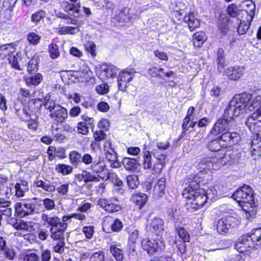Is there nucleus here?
<instances>
[{
  "label": "nucleus",
  "instance_id": "c03bdc74",
  "mask_svg": "<svg viewBox=\"0 0 261 261\" xmlns=\"http://www.w3.org/2000/svg\"><path fill=\"white\" fill-rule=\"evenodd\" d=\"M79 31L80 30L77 28L66 26L60 28L58 31V33L60 35H73Z\"/></svg>",
  "mask_w": 261,
  "mask_h": 261
},
{
  "label": "nucleus",
  "instance_id": "603ef678",
  "mask_svg": "<svg viewBox=\"0 0 261 261\" xmlns=\"http://www.w3.org/2000/svg\"><path fill=\"white\" fill-rule=\"evenodd\" d=\"M41 37L34 32H31L27 36V40L29 42L33 45H36L39 43Z\"/></svg>",
  "mask_w": 261,
  "mask_h": 261
},
{
  "label": "nucleus",
  "instance_id": "423d86ee",
  "mask_svg": "<svg viewBox=\"0 0 261 261\" xmlns=\"http://www.w3.org/2000/svg\"><path fill=\"white\" fill-rule=\"evenodd\" d=\"M154 155L156 156L158 161L152 165V158L150 152L149 151H144L143 166L144 169H151L154 174H159L161 172L163 168L166 157L163 154H161L160 156H156L155 153H154Z\"/></svg>",
  "mask_w": 261,
  "mask_h": 261
},
{
  "label": "nucleus",
  "instance_id": "3c124183",
  "mask_svg": "<svg viewBox=\"0 0 261 261\" xmlns=\"http://www.w3.org/2000/svg\"><path fill=\"white\" fill-rule=\"evenodd\" d=\"M218 187H212L211 189L205 191L207 199H213L216 197H220L222 196V194L219 192L218 191Z\"/></svg>",
  "mask_w": 261,
  "mask_h": 261
},
{
  "label": "nucleus",
  "instance_id": "5701e85b",
  "mask_svg": "<svg viewBox=\"0 0 261 261\" xmlns=\"http://www.w3.org/2000/svg\"><path fill=\"white\" fill-rule=\"evenodd\" d=\"M15 196L17 197H23L25 192L29 190L28 182L23 180H20L15 185Z\"/></svg>",
  "mask_w": 261,
  "mask_h": 261
},
{
  "label": "nucleus",
  "instance_id": "37998d69",
  "mask_svg": "<svg viewBox=\"0 0 261 261\" xmlns=\"http://www.w3.org/2000/svg\"><path fill=\"white\" fill-rule=\"evenodd\" d=\"M8 59L9 64L12 67L17 70H21L19 65V62L21 60V58L19 54H16V55L10 56Z\"/></svg>",
  "mask_w": 261,
  "mask_h": 261
},
{
  "label": "nucleus",
  "instance_id": "13d9d810",
  "mask_svg": "<svg viewBox=\"0 0 261 261\" xmlns=\"http://www.w3.org/2000/svg\"><path fill=\"white\" fill-rule=\"evenodd\" d=\"M90 261H104L105 259V254L102 251H97L94 253L90 257Z\"/></svg>",
  "mask_w": 261,
  "mask_h": 261
},
{
  "label": "nucleus",
  "instance_id": "e2e57ef3",
  "mask_svg": "<svg viewBox=\"0 0 261 261\" xmlns=\"http://www.w3.org/2000/svg\"><path fill=\"white\" fill-rule=\"evenodd\" d=\"M68 184H61L59 186L56 188V190L61 195H65L67 194L69 189Z\"/></svg>",
  "mask_w": 261,
  "mask_h": 261
},
{
  "label": "nucleus",
  "instance_id": "864d4df0",
  "mask_svg": "<svg viewBox=\"0 0 261 261\" xmlns=\"http://www.w3.org/2000/svg\"><path fill=\"white\" fill-rule=\"evenodd\" d=\"M71 218H75L77 220L83 221L85 220L86 216L84 214L82 213H74L70 215H65L62 217L63 221H68Z\"/></svg>",
  "mask_w": 261,
  "mask_h": 261
},
{
  "label": "nucleus",
  "instance_id": "72a5a7b5",
  "mask_svg": "<svg viewBox=\"0 0 261 261\" xmlns=\"http://www.w3.org/2000/svg\"><path fill=\"white\" fill-rule=\"evenodd\" d=\"M207 147L212 151H218L222 148L226 147V144L222 143L219 138H218L212 140L209 143Z\"/></svg>",
  "mask_w": 261,
  "mask_h": 261
},
{
  "label": "nucleus",
  "instance_id": "9b49d317",
  "mask_svg": "<svg viewBox=\"0 0 261 261\" xmlns=\"http://www.w3.org/2000/svg\"><path fill=\"white\" fill-rule=\"evenodd\" d=\"M102 225L103 231L106 232H110L111 231L118 232L120 231L123 227L122 222L119 219H113L110 216L104 218Z\"/></svg>",
  "mask_w": 261,
  "mask_h": 261
},
{
  "label": "nucleus",
  "instance_id": "7ed1b4c3",
  "mask_svg": "<svg viewBox=\"0 0 261 261\" xmlns=\"http://www.w3.org/2000/svg\"><path fill=\"white\" fill-rule=\"evenodd\" d=\"M44 225L50 226V236L54 240H64V232L67 227L66 221H61L57 216H50L46 214H42L41 216Z\"/></svg>",
  "mask_w": 261,
  "mask_h": 261
},
{
  "label": "nucleus",
  "instance_id": "c85d7f7f",
  "mask_svg": "<svg viewBox=\"0 0 261 261\" xmlns=\"http://www.w3.org/2000/svg\"><path fill=\"white\" fill-rule=\"evenodd\" d=\"M147 196L144 193H136L132 197L133 202L140 209L146 204Z\"/></svg>",
  "mask_w": 261,
  "mask_h": 261
},
{
  "label": "nucleus",
  "instance_id": "dca6fc26",
  "mask_svg": "<svg viewBox=\"0 0 261 261\" xmlns=\"http://www.w3.org/2000/svg\"><path fill=\"white\" fill-rule=\"evenodd\" d=\"M118 69L114 66L103 64L100 66L96 73L100 79L113 78L117 74Z\"/></svg>",
  "mask_w": 261,
  "mask_h": 261
},
{
  "label": "nucleus",
  "instance_id": "c756f323",
  "mask_svg": "<svg viewBox=\"0 0 261 261\" xmlns=\"http://www.w3.org/2000/svg\"><path fill=\"white\" fill-rule=\"evenodd\" d=\"M256 138L253 139L251 143L252 154L253 155H261V136L256 135Z\"/></svg>",
  "mask_w": 261,
  "mask_h": 261
},
{
  "label": "nucleus",
  "instance_id": "bf43d9fd",
  "mask_svg": "<svg viewBox=\"0 0 261 261\" xmlns=\"http://www.w3.org/2000/svg\"><path fill=\"white\" fill-rule=\"evenodd\" d=\"M23 261H39V257L35 253H27L22 255Z\"/></svg>",
  "mask_w": 261,
  "mask_h": 261
},
{
  "label": "nucleus",
  "instance_id": "2f4dec72",
  "mask_svg": "<svg viewBox=\"0 0 261 261\" xmlns=\"http://www.w3.org/2000/svg\"><path fill=\"white\" fill-rule=\"evenodd\" d=\"M13 227L18 230H22L27 231L31 232L33 230V226L31 222H25L23 220L16 221L14 224Z\"/></svg>",
  "mask_w": 261,
  "mask_h": 261
},
{
  "label": "nucleus",
  "instance_id": "aec40b11",
  "mask_svg": "<svg viewBox=\"0 0 261 261\" xmlns=\"http://www.w3.org/2000/svg\"><path fill=\"white\" fill-rule=\"evenodd\" d=\"M216 159L213 157H207L203 159L199 163V168L207 170H217L220 168L216 162Z\"/></svg>",
  "mask_w": 261,
  "mask_h": 261
},
{
  "label": "nucleus",
  "instance_id": "412c9836",
  "mask_svg": "<svg viewBox=\"0 0 261 261\" xmlns=\"http://www.w3.org/2000/svg\"><path fill=\"white\" fill-rule=\"evenodd\" d=\"M244 67H234L229 68L226 72L227 76L231 80L239 79L244 74Z\"/></svg>",
  "mask_w": 261,
  "mask_h": 261
},
{
  "label": "nucleus",
  "instance_id": "4468645a",
  "mask_svg": "<svg viewBox=\"0 0 261 261\" xmlns=\"http://www.w3.org/2000/svg\"><path fill=\"white\" fill-rule=\"evenodd\" d=\"M227 121L222 117L219 118L211 128L210 134L216 136L229 130L232 125L230 123V121Z\"/></svg>",
  "mask_w": 261,
  "mask_h": 261
},
{
  "label": "nucleus",
  "instance_id": "a211bd4d",
  "mask_svg": "<svg viewBox=\"0 0 261 261\" xmlns=\"http://www.w3.org/2000/svg\"><path fill=\"white\" fill-rule=\"evenodd\" d=\"M219 139L222 143L226 144V147L227 145H232L237 143L240 139V136L239 134L236 132L230 133L227 130L226 131V133L220 135Z\"/></svg>",
  "mask_w": 261,
  "mask_h": 261
},
{
  "label": "nucleus",
  "instance_id": "c9c22d12",
  "mask_svg": "<svg viewBox=\"0 0 261 261\" xmlns=\"http://www.w3.org/2000/svg\"><path fill=\"white\" fill-rule=\"evenodd\" d=\"M206 37L203 32L195 33L193 36V41L195 46L199 47L206 40Z\"/></svg>",
  "mask_w": 261,
  "mask_h": 261
},
{
  "label": "nucleus",
  "instance_id": "ea45409f",
  "mask_svg": "<svg viewBox=\"0 0 261 261\" xmlns=\"http://www.w3.org/2000/svg\"><path fill=\"white\" fill-rule=\"evenodd\" d=\"M43 81V76L41 73H37L31 76L26 79L27 84L34 86L38 85Z\"/></svg>",
  "mask_w": 261,
  "mask_h": 261
},
{
  "label": "nucleus",
  "instance_id": "9d476101",
  "mask_svg": "<svg viewBox=\"0 0 261 261\" xmlns=\"http://www.w3.org/2000/svg\"><path fill=\"white\" fill-rule=\"evenodd\" d=\"M118 201L117 198L110 199L100 198L98 200V205L109 213H114L120 212L122 206L116 203Z\"/></svg>",
  "mask_w": 261,
  "mask_h": 261
},
{
  "label": "nucleus",
  "instance_id": "49530a36",
  "mask_svg": "<svg viewBox=\"0 0 261 261\" xmlns=\"http://www.w3.org/2000/svg\"><path fill=\"white\" fill-rule=\"evenodd\" d=\"M43 99V105L46 109L49 110L50 113L51 112H53V111L56 110L57 107H59L60 106L56 105L55 101L53 100L50 99L49 97L47 98V97L46 96Z\"/></svg>",
  "mask_w": 261,
  "mask_h": 261
},
{
  "label": "nucleus",
  "instance_id": "680f3d73",
  "mask_svg": "<svg viewBox=\"0 0 261 261\" xmlns=\"http://www.w3.org/2000/svg\"><path fill=\"white\" fill-rule=\"evenodd\" d=\"M89 127L85 122H80L77 127V131L80 134L86 135L89 133Z\"/></svg>",
  "mask_w": 261,
  "mask_h": 261
},
{
  "label": "nucleus",
  "instance_id": "a878e982",
  "mask_svg": "<svg viewBox=\"0 0 261 261\" xmlns=\"http://www.w3.org/2000/svg\"><path fill=\"white\" fill-rule=\"evenodd\" d=\"M166 179L161 177L155 185L153 189V194L157 197H161L164 193L166 189Z\"/></svg>",
  "mask_w": 261,
  "mask_h": 261
},
{
  "label": "nucleus",
  "instance_id": "a18cd8bd",
  "mask_svg": "<svg viewBox=\"0 0 261 261\" xmlns=\"http://www.w3.org/2000/svg\"><path fill=\"white\" fill-rule=\"evenodd\" d=\"M110 252L117 261H122L123 255L122 250L116 246L112 245L110 247Z\"/></svg>",
  "mask_w": 261,
  "mask_h": 261
},
{
  "label": "nucleus",
  "instance_id": "ddd939ff",
  "mask_svg": "<svg viewBox=\"0 0 261 261\" xmlns=\"http://www.w3.org/2000/svg\"><path fill=\"white\" fill-rule=\"evenodd\" d=\"M135 71L133 69H126L121 71L119 74L117 80L118 87L119 90L124 91L127 87V83L134 79Z\"/></svg>",
  "mask_w": 261,
  "mask_h": 261
},
{
  "label": "nucleus",
  "instance_id": "f257e3e1",
  "mask_svg": "<svg viewBox=\"0 0 261 261\" xmlns=\"http://www.w3.org/2000/svg\"><path fill=\"white\" fill-rule=\"evenodd\" d=\"M251 96L247 94L236 95L229 102L228 106L224 111L222 118L233 124L234 118L252 112L250 109Z\"/></svg>",
  "mask_w": 261,
  "mask_h": 261
},
{
  "label": "nucleus",
  "instance_id": "e433bc0d",
  "mask_svg": "<svg viewBox=\"0 0 261 261\" xmlns=\"http://www.w3.org/2000/svg\"><path fill=\"white\" fill-rule=\"evenodd\" d=\"M14 51V48L11 44H6L0 46V58L4 59Z\"/></svg>",
  "mask_w": 261,
  "mask_h": 261
},
{
  "label": "nucleus",
  "instance_id": "4d7b16f0",
  "mask_svg": "<svg viewBox=\"0 0 261 261\" xmlns=\"http://www.w3.org/2000/svg\"><path fill=\"white\" fill-rule=\"evenodd\" d=\"M43 205L47 211H51L55 208V201L49 198H45L42 200Z\"/></svg>",
  "mask_w": 261,
  "mask_h": 261
},
{
  "label": "nucleus",
  "instance_id": "cd10ccee",
  "mask_svg": "<svg viewBox=\"0 0 261 261\" xmlns=\"http://www.w3.org/2000/svg\"><path fill=\"white\" fill-rule=\"evenodd\" d=\"M90 169L95 173H101L107 169L106 163L100 158L97 160H94L90 165Z\"/></svg>",
  "mask_w": 261,
  "mask_h": 261
},
{
  "label": "nucleus",
  "instance_id": "a19ab883",
  "mask_svg": "<svg viewBox=\"0 0 261 261\" xmlns=\"http://www.w3.org/2000/svg\"><path fill=\"white\" fill-rule=\"evenodd\" d=\"M46 13L44 10H39L32 14L31 20L34 23H39L46 16Z\"/></svg>",
  "mask_w": 261,
  "mask_h": 261
},
{
  "label": "nucleus",
  "instance_id": "1a4fd4ad",
  "mask_svg": "<svg viewBox=\"0 0 261 261\" xmlns=\"http://www.w3.org/2000/svg\"><path fill=\"white\" fill-rule=\"evenodd\" d=\"M142 246L148 254H153L155 252L164 249L165 245L163 241L160 239L148 238L142 240Z\"/></svg>",
  "mask_w": 261,
  "mask_h": 261
},
{
  "label": "nucleus",
  "instance_id": "de8ad7c7",
  "mask_svg": "<svg viewBox=\"0 0 261 261\" xmlns=\"http://www.w3.org/2000/svg\"><path fill=\"white\" fill-rule=\"evenodd\" d=\"M126 180L128 186L132 189H134L137 188L139 184L138 177L137 175H131L128 176L126 177Z\"/></svg>",
  "mask_w": 261,
  "mask_h": 261
},
{
  "label": "nucleus",
  "instance_id": "393cba45",
  "mask_svg": "<svg viewBox=\"0 0 261 261\" xmlns=\"http://www.w3.org/2000/svg\"><path fill=\"white\" fill-rule=\"evenodd\" d=\"M122 163L127 170L135 171L140 168V164L138 161L133 158H124Z\"/></svg>",
  "mask_w": 261,
  "mask_h": 261
},
{
  "label": "nucleus",
  "instance_id": "4be33fe9",
  "mask_svg": "<svg viewBox=\"0 0 261 261\" xmlns=\"http://www.w3.org/2000/svg\"><path fill=\"white\" fill-rule=\"evenodd\" d=\"M237 19L239 21L238 32L240 35H243L248 30L252 21H249L248 18L241 16V14H238Z\"/></svg>",
  "mask_w": 261,
  "mask_h": 261
},
{
  "label": "nucleus",
  "instance_id": "f3484780",
  "mask_svg": "<svg viewBox=\"0 0 261 261\" xmlns=\"http://www.w3.org/2000/svg\"><path fill=\"white\" fill-rule=\"evenodd\" d=\"M147 227L151 232L159 236L164 230V222L159 218H153L148 221Z\"/></svg>",
  "mask_w": 261,
  "mask_h": 261
},
{
  "label": "nucleus",
  "instance_id": "09e8293b",
  "mask_svg": "<svg viewBox=\"0 0 261 261\" xmlns=\"http://www.w3.org/2000/svg\"><path fill=\"white\" fill-rule=\"evenodd\" d=\"M217 55V64H218V69H222L225 66L223 49L221 48H218Z\"/></svg>",
  "mask_w": 261,
  "mask_h": 261
},
{
  "label": "nucleus",
  "instance_id": "7c9ffc66",
  "mask_svg": "<svg viewBox=\"0 0 261 261\" xmlns=\"http://www.w3.org/2000/svg\"><path fill=\"white\" fill-rule=\"evenodd\" d=\"M106 158L110 163V166L112 168H119L121 166V163L117 160V156L115 150H110V152L105 153Z\"/></svg>",
  "mask_w": 261,
  "mask_h": 261
},
{
  "label": "nucleus",
  "instance_id": "774afa93",
  "mask_svg": "<svg viewBox=\"0 0 261 261\" xmlns=\"http://www.w3.org/2000/svg\"><path fill=\"white\" fill-rule=\"evenodd\" d=\"M81 164L83 163L86 165H91L93 163V159L91 154L85 153L82 156Z\"/></svg>",
  "mask_w": 261,
  "mask_h": 261
},
{
  "label": "nucleus",
  "instance_id": "6e6552de",
  "mask_svg": "<svg viewBox=\"0 0 261 261\" xmlns=\"http://www.w3.org/2000/svg\"><path fill=\"white\" fill-rule=\"evenodd\" d=\"M40 203L35 200L33 201H21L16 203V212L21 217H24L37 212Z\"/></svg>",
  "mask_w": 261,
  "mask_h": 261
},
{
  "label": "nucleus",
  "instance_id": "8fccbe9b",
  "mask_svg": "<svg viewBox=\"0 0 261 261\" xmlns=\"http://www.w3.org/2000/svg\"><path fill=\"white\" fill-rule=\"evenodd\" d=\"M84 46L86 50L90 54L93 58L96 57V45L94 42L91 41L87 42L85 43Z\"/></svg>",
  "mask_w": 261,
  "mask_h": 261
},
{
  "label": "nucleus",
  "instance_id": "4c0bfd02",
  "mask_svg": "<svg viewBox=\"0 0 261 261\" xmlns=\"http://www.w3.org/2000/svg\"><path fill=\"white\" fill-rule=\"evenodd\" d=\"M36 186L42 188L45 191L47 192H53L56 190V187L50 183L45 182L42 180H38L36 182Z\"/></svg>",
  "mask_w": 261,
  "mask_h": 261
},
{
  "label": "nucleus",
  "instance_id": "2eb2a0df",
  "mask_svg": "<svg viewBox=\"0 0 261 261\" xmlns=\"http://www.w3.org/2000/svg\"><path fill=\"white\" fill-rule=\"evenodd\" d=\"M242 10L238 14L248 18L249 21H252L255 15V5L251 0H247L241 4Z\"/></svg>",
  "mask_w": 261,
  "mask_h": 261
},
{
  "label": "nucleus",
  "instance_id": "0e129e2a",
  "mask_svg": "<svg viewBox=\"0 0 261 261\" xmlns=\"http://www.w3.org/2000/svg\"><path fill=\"white\" fill-rule=\"evenodd\" d=\"M95 90L100 94H105L109 91V86L106 83H102L96 86Z\"/></svg>",
  "mask_w": 261,
  "mask_h": 261
},
{
  "label": "nucleus",
  "instance_id": "f704fd0d",
  "mask_svg": "<svg viewBox=\"0 0 261 261\" xmlns=\"http://www.w3.org/2000/svg\"><path fill=\"white\" fill-rule=\"evenodd\" d=\"M250 234V237L251 240L255 244L256 247L261 246V227L252 229L251 232H249Z\"/></svg>",
  "mask_w": 261,
  "mask_h": 261
},
{
  "label": "nucleus",
  "instance_id": "79ce46f5",
  "mask_svg": "<svg viewBox=\"0 0 261 261\" xmlns=\"http://www.w3.org/2000/svg\"><path fill=\"white\" fill-rule=\"evenodd\" d=\"M55 169L63 175H67L72 172L73 168L70 165L59 164L56 165Z\"/></svg>",
  "mask_w": 261,
  "mask_h": 261
},
{
  "label": "nucleus",
  "instance_id": "0eeeda50",
  "mask_svg": "<svg viewBox=\"0 0 261 261\" xmlns=\"http://www.w3.org/2000/svg\"><path fill=\"white\" fill-rule=\"evenodd\" d=\"M239 224L240 221L237 217L234 216L227 215L223 217L217 222L216 229L219 233L224 234Z\"/></svg>",
  "mask_w": 261,
  "mask_h": 261
},
{
  "label": "nucleus",
  "instance_id": "6e6d98bb",
  "mask_svg": "<svg viewBox=\"0 0 261 261\" xmlns=\"http://www.w3.org/2000/svg\"><path fill=\"white\" fill-rule=\"evenodd\" d=\"M48 49L50 54V57L52 59H56L59 56L60 53L58 47L57 45L56 44H51L49 45Z\"/></svg>",
  "mask_w": 261,
  "mask_h": 261
},
{
  "label": "nucleus",
  "instance_id": "5fc2aeb1",
  "mask_svg": "<svg viewBox=\"0 0 261 261\" xmlns=\"http://www.w3.org/2000/svg\"><path fill=\"white\" fill-rule=\"evenodd\" d=\"M176 231L180 238L184 242H189L190 240V236L188 232L182 227H178L176 229Z\"/></svg>",
  "mask_w": 261,
  "mask_h": 261
},
{
  "label": "nucleus",
  "instance_id": "39448f33",
  "mask_svg": "<svg viewBox=\"0 0 261 261\" xmlns=\"http://www.w3.org/2000/svg\"><path fill=\"white\" fill-rule=\"evenodd\" d=\"M250 109L253 113L248 117L245 123L250 130L252 131V127L256 123L255 121L261 122V96L255 97L251 96Z\"/></svg>",
  "mask_w": 261,
  "mask_h": 261
},
{
  "label": "nucleus",
  "instance_id": "473e14b6",
  "mask_svg": "<svg viewBox=\"0 0 261 261\" xmlns=\"http://www.w3.org/2000/svg\"><path fill=\"white\" fill-rule=\"evenodd\" d=\"M81 153L77 151L73 150L70 152L69 156L71 163L74 166H79L81 165L82 161Z\"/></svg>",
  "mask_w": 261,
  "mask_h": 261
},
{
  "label": "nucleus",
  "instance_id": "f8f14e48",
  "mask_svg": "<svg viewBox=\"0 0 261 261\" xmlns=\"http://www.w3.org/2000/svg\"><path fill=\"white\" fill-rule=\"evenodd\" d=\"M235 247L240 253L249 251L257 248L255 244L251 240L250 233L244 235L240 239L239 241L236 244Z\"/></svg>",
  "mask_w": 261,
  "mask_h": 261
},
{
  "label": "nucleus",
  "instance_id": "20e7f679",
  "mask_svg": "<svg viewBox=\"0 0 261 261\" xmlns=\"http://www.w3.org/2000/svg\"><path fill=\"white\" fill-rule=\"evenodd\" d=\"M194 182H191L189 186L185 188L182 192V196L184 198L191 200L188 203L190 205V208L197 210L205 203L207 197L204 189L193 188L192 186L194 185Z\"/></svg>",
  "mask_w": 261,
  "mask_h": 261
},
{
  "label": "nucleus",
  "instance_id": "f03ea898",
  "mask_svg": "<svg viewBox=\"0 0 261 261\" xmlns=\"http://www.w3.org/2000/svg\"><path fill=\"white\" fill-rule=\"evenodd\" d=\"M232 198L241 206L245 213L246 218L249 219L254 218L256 215L255 205L254 202L253 191L248 185H244L234 192Z\"/></svg>",
  "mask_w": 261,
  "mask_h": 261
},
{
  "label": "nucleus",
  "instance_id": "69168bd1",
  "mask_svg": "<svg viewBox=\"0 0 261 261\" xmlns=\"http://www.w3.org/2000/svg\"><path fill=\"white\" fill-rule=\"evenodd\" d=\"M12 194V189L7 186L0 189V196L9 198Z\"/></svg>",
  "mask_w": 261,
  "mask_h": 261
},
{
  "label": "nucleus",
  "instance_id": "052dcab7",
  "mask_svg": "<svg viewBox=\"0 0 261 261\" xmlns=\"http://www.w3.org/2000/svg\"><path fill=\"white\" fill-rule=\"evenodd\" d=\"M84 180L85 182L88 181H98L99 179L98 177L92 174L89 172H85L82 174Z\"/></svg>",
  "mask_w": 261,
  "mask_h": 261
},
{
  "label": "nucleus",
  "instance_id": "58836bf2",
  "mask_svg": "<svg viewBox=\"0 0 261 261\" xmlns=\"http://www.w3.org/2000/svg\"><path fill=\"white\" fill-rule=\"evenodd\" d=\"M39 57L37 56H34L29 61L28 66V71L30 74L38 70V64L39 63Z\"/></svg>",
  "mask_w": 261,
  "mask_h": 261
},
{
  "label": "nucleus",
  "instance_id": "6ab92c4d",
  "mask_svg": "<svg viewBox=\"0 0 261 261\" xmlns=\"http://www.w3.org/2000/svg\"><path fill=\"white\" fill-rule=\"evenodd\" d=\"M50 117L58 122H62L68 117L66 109L59 106L57 107L56 110L50 113Z\"/></svg>",
  "mask_w": 261,
  "mask_h": 261
},
{
  "label": "nucleus",
  "instance_id": "338daca9",
  "mask_svg": "<svg viewBox=\"0 0 261 261\" xmlns=\"http://www.w3.org/2000/svg\"><path fill=\"white\" fill-rule=\"evenodd\" d=\"M94 227L92 226H84L83 228V232L87 239L92 238L94 233Z\"/></svg>",
  "mask_w": 261,
  "mask_h": 261
},
{
  "label": "nucleus",
  "instance_id": "bb28decb",
  "mask_svg": "<svg viewBox=\"0 0 261 261\" xmlns=\"http://www.w3.org/2000/svg\"><path fill=\"white\" fill-rule=\"evenodd\" d=\"M81 7L80 4H73L69 2H66L64 7V10L65 12L71 16L78 17L79 14V9Z\"/></svg>",
  "mask_w": 261,
  "mask_h": 261
},
{
  "label": "nucleus",
  "instance_id": "b1692460",
  "mask_svg": "<svg viewBox=\"0 0 261 261\" xmlns=\"http://www.w3.org/2000/svg\"><path fill=\"white\" fill-rule=\"evenodd\" d=\"M184 20L185 22L188 24L191 31H193L200 26L199 20L196 18L192 12L186 15L184 17Z\"/></svg>",
  "mask_w": 261,
  "mask_h": 261
}]
</instances>
